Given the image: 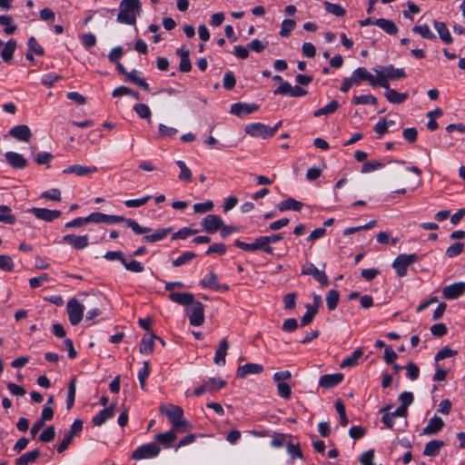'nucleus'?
Wrapping results in <instances>:
<instances>
[{
    "mask_svg": "<svg viewBox=\"0 0 465 465\" xmlns=\"http://www.w3.org/2000/svg\"><path fill=\"white\" fill-rule=\"evenodd\" d=\"M40 456V450L38 449L33 450L26 453H24L15 460V465H28L34 463Z\"/></svg>",
    "mask_w": 465,
    "mask_h": 465,
    "instance_id": "obj_33",
    "label": "nucleus"
},
{
    "mask_svg": "<svg viewBox=\"0 0 465 465\" xmlns=\"http://www.w3.org/2000/svg\"><path fill=\"white\" fill-rule=\"evenodd\" d=\"M114 416V404L100 411L92 420L94 426H101L107 420Z\"/></svg>",
    "mask_w": 465,
    "mask_h": 465,
    "instance_id": "obj_24",
    "label": "nucleus"
},
{
    "mask_svg": "<svg viewBox=\"0 0 465 465\" xmlns=\"http://www.w3.org/2000/svg\"><path fill=\"white\" fill-rule=\"evenodd\" d=\"M15 221V216L11 213V208L7 205H0V222L14 224Z\"/></svg>",
    "mask_w": 465,
    "mask_h": 465,
    "instance_id": "obj_40",
    "label": "nucleus"
},
{
    "mask_svg": "<svg viewBox=\"0 0 465 465\" xmlns=\"http://www.w3.org/2000/svg\"><path fill=\"white\" fill-rule=\"evenodd\" d=\"M373 460H374V450H372V449H370V450H366L365 452H363L359 459V461L361 465H375L373 463Z\"/></svg>",
    "mask_w": 465,
    "mask_h": 465,
    "instance_id": "obj_64",
    "label": "nucleus"
},
{
    "mask_svg": "<svg viewBox=\"0 0 465 465\" xmlns=\"http://www.w3.org/2000/svg\"><path fill=\"white\" fill-rule=\"evenodd\" d=\"M197 232H198V230L184 227V228L180 229L178 232H174L172 236V239L173 240L185 239L188 236L196 234Z\"/></svg>",
    "mask_w": 465,
    "mask_h": 465,
    "instance_id": "obj_62",
    "label": "nucleus"
},
{
    "mask_svg": "<svg viewBox=\"0 0 465 465\" xmlns=\"http://www.w3.org/2000/svg\"><path fill=\"white\" fill-rule=\"evenodd\" d=\"M277 393L282 399L289 400L292 395L291 386L285 382L277 383Z\"/></svg>",
    "mask_w": 465,
    "mask_h": 465,
    "instance_id": "obj_60",
    "label": "nucleus"
},
{
    "mask_svg": "<svg viewBox=\"0 0 465 465\" xmlns=\"http://www.w3.org/2000/svg\"><path fill=\"white\" fill-rule=\"evenodd\" d=\"M342 373L324 374L320 377L319 385L325 389L333 388L343 381Z\"/></svg>",
    "mask_w": 465,
    "mask_h": 465,
    "instance_id": "obj_17",
    "label": "nucleus"
},
{
    "mask_svg": "<svg viewBox=\"0 0 465 465\" xmlns=\"http://www.w3.org/2000/svg\"><path fill=\"white\" fill-rule=\"evenodd\" d=\"M205 384L208 385V391L209 392H214L218 391L224 386H226L227 382L223 380H219L216 378H210L208 381H204Z\"/></svg>",
    "mask_w": 465,
    "mask_h": 465,
    "instance_id": "obj_54",
    "label": "nucleus"
},
{
    "mask_svg": "<svg viewBox=\"0 0 465 465\" xmlns=\"http://www.w3.org/2000/svg\"><path fill=\"white\" fill-rule=\"evenodd\" d=\"M90 218H91V223H109V224L118 223H122V222L125 223V221L127 220L124 216L109 215V214H105V213H99V212L92 213L90 214Z\"/></svg>",
    "mask_w": 465,
    "mask_h": 465,
    "instance_id": "obj_13",
    "label": "nucleus"
},
{
    "mask_svg": "<svg viewBox=\"0 0 465 465\" xmlns=\"http://www.w3.org/2000/svg\"><path fill=\"white\" fill-rule=\"evenodd\" d=\"M420 257L416 253L399 254L392 262V268L399 277L407 275L408 267L419 262Z\"/></svg>",
    "mask_w": 465,
    "mask_h": 465,
    "instance_id": "obj_4",
    "label": "nucleus"
},
{
    "mask_svg": "<svg viewBox=\"0 0 465 465\" xmlns=\"http://www.w3.org/2000/svg\"><path fill=\"white\" fill-rule=\"evenodd\" d=\"M176 439L175 429H172L164 433H160L155 436V440L163 445H169Z\"/></svg>",
    "mask_w": 465,
    "mask_h": 465,
    "instance_id": "obj_44",
    "label": "nucleus"
},
{
    "mask_svg": "<svg viewBox=\"0 0 465 465\" xmlns=\"http://www.w3.org/2000/svg\"><path fill=\"white\" fill-rule=\"evenodd\" d=\"M351 103L353 104H372L376 105L378 104V100L372 94H362V95H354L352 97Z\"/></svg>",
    "mask_w": 465,
    "mask_h": 465,
    "instance_id": "obj_41",
    "label": "nucleus"
},
{
    "mask_svg": "<svg viewBox=\"0 0 465 465\" xmlns=\"http://www.w3.org/2000/svg\"><path fill=\"white\" fill-rule=\"evenodd\" d=\"M160 452V447L156 443H147L138 447L132 453V459L143 460L156 457Z\"/></svg>",
    "mask_w": 465,
    "mask_h": 465,
    "instance_id": "obj_6",
    "label": "nucleus"
},
{
    "mask_svg": "<svg viewBox=\"0 0 465 465\" xmlns=\"http://www.w3.org/2000/svg\"><path fill=\"white\" fill-rule=\"evenodd\" d=\"M6 162L15 169H24L27 165V160L20 153L7 152L5 153Z\"/></svg>",
    "mask_w": 465,
    "mask_h": 465,
    "instance_id": "obj_19",
    "label": "nucleus"
},
{
    "mask_svg": "<svg viewBox=\"0 0 465 465\" xmlns=\"http://www.w3.org/2000/svg\"><path fill=\"white\" fill-rule=\"evenodd\" d=\"M98 171L97 167L95 166H83L80 164H73L68 166L67 168L64 169V173H74L78 176H85L91 173H94Z\"/></svg>",
    "mask_w": 465,
    "mask_h": 465,
    "instance_id": "obj_22",
    "label": "nucleus"
},
{
    "mask_svg": "<svg viewBox=\"0 0 465 465\" xmlns=\"http://www.w3.org/2000/svg\"><path fill=\"white\" fill-rule=\"evenodd\" d=\"M159 411L162 414L167 416L173 424V429L179 430L188 424L187 420L183 418V411L180 406L173 404L161 405Z\"/></svg>",
    "mask_w": 465,
    "mask_h": 465,
    "instance_id": "obj_3",
    "label": "nucleus"
},
{
    "mask_svg": "<svg viewBox=\"0 0 465 465\" xmlns=\"http://www.w3.org/2000/svg\"><path fill=\"white\" fill-rule=\"evenodd\" d=\"M126 79L141 88H143L145 91H149V84L141 77L137 75V71L133 70L131 72H127V74H125Z\"/></svg>",
    "mask_w": 465,
    "mask_h": 465,
    "instance_id": "obj_45",
    "label": "nucleus"
},
{
    "mask_svg": "<svg viewBox=\"0 0 465 465\" xmlns=\"http://www.w3.org/2000/svg\"><path fill=\"white\" fill-rule=\"evenodd\" d=\"M444 446V441L433 440L429 441L424 448L423 455L435 457L440 453V449Z\"/></svg>",
    "mask_w": 465,
    "mask_h": 465,
    "instance_id": "obj_31",
    "label": "nucleus"
},
{
    "mask_svg": "<svg viewBox=\"0 0 465 465\" xmlns=\"http://www.w3.org/2000/svg\"><path fill=\"white\" fill-rule=\"evenodd\" d=\"M29 51L36 54L37 55H44L45 50L41 45L37 42L35 37L31 36L27 42Z\"/></svg>",
    "mask_w": 465,
    "mask_h": 465,
    "instance_id": "obj_63",
    "label": "nucleus"
},
{
    "mask_svg": "<svg viewBox=\"0 0 465 465\" xmlns=\"http://www.w3.org/2000/svg\"><path fill=\"white\" fill-rule=\"evenodd\" d=\"M176 164L178 165V167L181 170V173H180V174L178 176L179 180L180 181H184V182H187V183L191 182L193 174H192L191 170L185 164V163L183 161H182V160H178V161H176Z\"/></svg>",
    "mask_w": 465,
    "mask_h": 465,
    "instance_id": "obj_46",
    "label": "nucleus"
},
{
    "mask_svg": "<svg viewBox=\"0 0 465 465\" xmlns=\"http://www.w3.org/2000/svg\"><path fill=\"white\" fill-rule=\"evenodd\" d=\"M63 241L70 244L75 250H82L89 245V237L87 234L81 236L66 234L63 237Z\"/></svg>",
    "mask_w": 465,
    "mask_h": 465,
    "instance_id": "obj_16",
    "label": "nucleus"
},
{
    "mask_svg": "<svg viewBox=\"0 0 465 465\" xmlns=\"http://www.w3.org/2000/svg\"><path fill=\"white\" fill-rule=\"evenodd\" d=\"M377 74V86L389 89L388 80H398L406 77V73L402 68H395L392 64L387 66H378L374 68Z\"/></svg>",
    "mask_w": 465,
    "mask_h": 465,
    "instance_id": "obj_2",
    "label": "nucleus"
},
{
    "mask_svg": "<svg viewBox=\"0 0 465 465\" xmlns=\"http://www.w3.org/2000/svg\"><path fill=\"white\" fill-rule=\"evenodd\" d=\"M306 309L307 311L301 320L302 326H306L310 324L312 322L314 316L318 312V311H316L315 306H311V304H307Z\"/></svg>",
    "mask_w": 465,
    "mask_h": 465,
    "instance_id": "obj_53",
    "label": "nucleus"
},
{
    "mask_svg": "<svg viewBox=\"0 0 465 465\" xmlns=\"http://www.w3.org/2000/svg\"><path fill=\"white\" fill-rule=\"evenodd\" d=\"M464 250V243L458 242L450 246H449L446 250V255L450 258L455 257L459 254H460Z\"/></svg>",
    "mask_w": 465,
    "mask_h": 465,
    "instance_id": "obj_59",
    "label": "nucleus"
},
{
    "mask_svg": "<svg viewBox=\"0 0 465 465\" xmlns=\"http://www.w3.org/2000/svg\"><path fill=\"white\" fill-rule=\"evenodd\" d=\"M303 206V203L300 201H297L293 198H288L284 201H282L278 205V210L280 212H284L287 210H292L296 212H300Z\"/></svg>",
    "mask_w": 465,
    "mask_h": 465,
    "instance_id": "obj_30",
    "label": "nucleus"
},
{
    "mask_svg": "<svg viewBox=\"0 0 465 465\" xmlns=\"http://www.w3.org/2000/svg\"><path fill=\"white\" fill-rule=\"evenodd\" d=\"M84 307L76 299H72L67 303V313L69 322L75 326L80 323L83 319Z\"/></svg>",
    "mask_w": 465,
    "mask_h": 465,
    "instance_id": "obj_5",
    "label": "nucleus"
},
{
    "mask_svg": "<svg viewBox=\"0 0 465 465\" xmlns=\"http://www.w3.org/2000/svg\"><path fill=\"white\" fill-rule=\"evenodd\" d=\"M201 285L203 288H209L213 291L220 290V283L218 282V277L216 273L210 272L204 279L201 281Z\"/></svg>",
    "mask_w": 465,
    "mask_h": 465,
    "instance_id": "obj_36",
    "label": "nucleus"
},
{
    "mask_svg": "<svg viewBox=\"0 0 465 465\" xmlns=\"http://www.w3.org/2000/svg\"><path fill=\"white\" fill-rule=\"evenodd\" d=\"M325 9L328 13L337 16V17H342L346 14V10L337 4H332L330 2H324Z\"/></svg>",
    "mask_w": 465,
    "mask_h": 465,
    "instance_id": "obj_49",
    "label": "nucleus"
},
{
    "mask_svg": "<svg viewBox=\"0 0 465 465\" xmlns=\"http://www.w3.org/2000/svg\"><path fill=\"white\" fill-rule=\"evenodd\" d=\"M335 409L340 416V423L342 427H346L349 423L348 417L346 415V409L343 401L338 399L335 402Z\"/></svg>",
    "mask_w": 465,
    "mask_h": 465,
    "instance_id": "obj_47",
    "label": "nucleus"
},
{
    "mask_svg": "<svg viewBox=\"0 0 465 465\" xmlns=\"http://www.w3.org/2000/svg\"><path fill=\"white\" fill-rule=\"evenodd\" d=\"M75 383H76V378L74 377L68 384V392H67V399H66V406H67L68 410H70L74 406V403L75 391H76Z\"/></svg>",
    "mask_w": 465,
    "mask_h": 465,
    "instance_id": "obj_48",
    "label": "nucleus"
},
{
    "mask_svg": "<svg viewBox=\"0 0 465 465\" xmlns=\"http://www.w3.org/2000/svg\"><path fill=\"white\" fill-rule=\"evenodd\" d=\"M296 23L292 19H284L282 23V27L279 35L282 37H288L291 32L295 28Z\"/></svg>",
    "mask_w": 465,
    "mask_h": 465,
    "instance_id": "obj_50",
    "label": "nucleus"
},
{
    "mask_svg": "<svg viewBox=\"0 0 465 465\" xmlns=\"http://www.w3.org/2000/svg\"><path fill=\"white\" fill-rule=\"evenodd\" d=\"M363 355L362 348L356 349L351 355L346 357L341 363V368L353 367L358 364L359 359Z\"/></svg>",
    "mask_w": 465,
    "mask_h": 465,
    "instance_id": "obj_35",
    "label": "nucleus"
},
{
    "mask_svg": "<svg viewBox=\"0 0 465 465\" xmlns=\"http://www.w3.org/2000/svg\"><path fill=\"white\" fill-rule=\"evenodd\" d=\"M433 25L437 33L439 34V37L443 41L444 44L450 45L453 42V39L447 28L445 23L440 21H434Z\"/></svg>",
    "mask_w": 465,
    "mask_h": 465,
    "instance_id": "obj_27",
    "label": "nucleus"
},
{
    "mask_svg": "<svg viewBox=\"0 0 465 465\" xmlns=\"http://www.w3.org/2000/svg\"><path fill=\"white\" fill-rule=\"evenodd\" d=\"M16 48V41L10 39L5 45V47L1 51V57L5 62H9L13 59L14 53Z\"/></svg>",
    "mask_w": 465,
    "mask_h": 465,
    "instance_id": "obj_37",
    "label": "nucleus"
},
{
    "mask_svg": "<svg viewBox=\"0 0 465 465\" xmlns=\"http://www.w3.org/2000/svg\"><path fill=\"white\" fill-rule=\"evenodd\" d=\"M263 371V367L257 363H246L237 368L236 375L240 379H244L250 374H260Z\"/></svg>",
    "mask_w": 465,
    "mask_h": 465,
    "instance_id": "obj_18",
    "label": "nucleus"
},
{
    "mask_svg": "<svg viewBox=\"0 0 465 465\" xmlns=\"http://www.w3.org/2000/svg\"><path fill=\"white\" fill-rule=\"evenodd\" d=\"M444 427L443 420L439 416L432 417L426 427L422 430V434L424 435H433L437 434L439 431L442 430Z\"/></svg>",
    "mask_w": 465,
    "mask_h": 465,
    "instance_id": "obj_20",
    "label": "nucleus"
},
{
    "mask_svg": "<svg viewBox=\"0 0 465 465\" xmlns=\"http://www.w3.org/2000/svg\"><path fill=\"white\" fill-rule=\"evenodd\" d=\"M412 31L416 34H419L421 37L425 39L433 40L436 38L435 35L430 30L427 25H415L412 28Z\"/></svg>",
    "mask_w": 465,
    "mask_h": 465,
    "instance_id": "obj_51",
    "label": "nucleus"
},
{
    "mask_svg": "<svg viewBox=\"0 0 465 465\" xmlns=\"http://www.w3.org/2000/svg\"><path fill=\"white\" fill-rule=\"evenodd\" d=\"M29 212L33 213L37 219L45 222H53L59 218L62 213L59 210H49L46 208L33 207L29 209Z\"/></svg>",
    "mask_w": 465,
    "mask_h": 465,
    "instance_id": "obj_11",
    "label": "nucleus"
},
{
    "mask_svg": "<svg viewBox=\"0 0 465 465\" xmlns=\"http://www.w3.org/2000/svg\"><path fill=\"white\" fill-rule=\"evenodd\" d=\"M125 223L128 227H130L133 232L136 234H143L147 233L152 231L150 227H143L141 226L134 219H127L125 221Z\"/></svg>",
    "mask_w": 465,
    "mask_h": 465,
    "instance_id": "obj_52",
    "label": "nucleus"
},
{
    "mask_svg": "<svg viewBox=\"0 0 465 465\" xmlns=\"http://www.w3.org/2000/svg\"><path fill=\"white\" fill-rule=\"evenodd\" d=\"M391 409V405H387L385 406L384 408H382L381 410V412L383 413V416L381 418V420L382 422L384 423V425L388 428V429H391L393 427V416L391 415V412H389V411Z\"/></svg>",
    "mask_w": 465,
    "mask_h": 465,
    "instance_id": "obj_58",
    "label": "nucleus"
},
{
    "mask_svg": "<svg viewBox=\"0 0 465 465\" xmlns=\"http://www.w3.org/2000/svg\"><path fill=\"white\" fill-rule=\"evenodd\" d=\"M229 349V342L226 339H222L219 342V346L215 351L214 362L218 365L225 364V357Z\"/></svg>",
    "mask_w": 465,
    "mask_h": 465,
    "instance_id": "obj_25",
    "label": "nucleus"
},
{
    "mask_svg": "<svg viewBox=\"0 0 465 465\" xmlns=\"http://www.w3.org/2000/svg\"><path fill=\"white\" fill-rule=\"evenodd\" d=\"M259 105L256 104L235 103L232 104L230 113L239 117H243L256 112Z\"/></svg>",
    "mask_w": 465,
    "mask_h": 465,
    "instance_id": "obj_15",
    "label": "nucleus"
},
{
    "mask_svg": "<svg viewBox=\"0 0 465 465\" xmlns=\"http://www.w3.org/2000/svg\"><path fill=\"white\" fill-rule=\"evenodd\" d=\"M302 275H312L322 287L329 285V279L324 271H320L313 263H309L302 269Z\"/></svg>",
    "mask_w": 465,
    "mask_h": 465,
    "instance_id": "obj_8",
    "label": "nucleus"
},
{
    "mask_svg": "<svg viewBox=\"0 0 465 465\" xmlns=\"http://www.w3.org/2000/svg\"><path fill=\"white\" fill-rule=\"evenodd\" d=\"M0 25L5 26L4 32L6 35H13L16 30V25L13 24L12 17L6 15H0Z\"/></svg>",
    "mask_w": 465,
    "mask_h": 465,
    "instance_id": "obj_42",
    "label": "nucleus"
},
{
    "mask_svg": "<svg viewBox=\"0 0 465 465\" xmlns=\"http://www.w3.org/2000/svg\"><path fill=\"white\" fill-rule=\"evenodd\" d=\"M154 338H158L157 335L152 333L147 336L144 335L142 338L139 351L142 354H151L154 350Z\"/></svg>",
    "mask_w": 465,
    "mask_h": 465,
    "instance_id": "obj_28",
    "label": "nucleus"
},
{
    "mask_svg": "<svg viewBox=\"0 0 465 465\" xmlns=\"http://www.w3.org/2000/svg\"><path fill=\"white\" fill-rule=\"evenodd\" d=\"M140 0H122L119 5L120 11L117 15V21L122 24L134 25L136 23V16L141 12Z\"/></svg>",
    "mask_w": 465,
    "mask_h": 465,
    "instance_id": "obj_1",
    "label": "nucleus"
},
{
    "mask_svg": "<svg viewBox=\"0 0 465 465\" xmlns=\"http://www.w3.org/2000/svg\"><path fill=\"white\" fill-rule=\"evenodd\" d=\"M168 298L172 302L183 306H188L194 302V296L191 292H171Z\"/></svg>",
    "mask_w": 465,
    "mask_h": 465,
    "instance_id": "obj_21",
    "label": "nucleus"
},
{
    "mask_svg": "<svg viewBox=\"0 0 465 465\" xmlns=\"http://www.w3.org/2000/svg\"><path fill=\"white\" fill-rule=\"evenodd\" d=\"M340 107V104L337 100H331L327 105L316 110L313 113L315 117H320L322 115H328L335 113L337 109Z\"/></svg>",
    "mask_w": 465,
    "mask_h": 465,
    "instance_id": "obj_38",
    "label": "nucleus"
},
{
    "mask_svg": "<svg viewBox=\"0 0 465 465\" xmlns=\"http://www.w3.org/2000/svg\"><path fill=\"white\" fill-rule=\"evenodd\" d=\"M253 243L255 246V248H254L255 251L261 250L268 254L273 253V248L269 244V242H268V239L266 236H260V237L256 238L254 240Z\"/></svg>",
    "mask_w": 465,
    "mask_h": 465,
    "instance_id": "obj_39",
    "label": "nucleus"
},
{
    "mask_svg": "<svg viewBox=\"0 0 465 465\" xmlns=\"http://www.w3.org/2000/svg\"><path fill=\"white\" fill-rule=\"evenodd\" d=\"M408 93H398L396 90L391 89L390 86L389 89H386L385 92V97L391 104H402L408 98Z\"/></svg>",
    "mask_w": 465,
    "mask_h": 465,
    "instance_id": "obj_32",
    "label": "nucleus"
},
{
    "mask_svg": "<svg viewBox=\"0 0 465 465\" xmlns=\"http://www.w3.org/2000/svg\"><path fill=\"white\" fill-rule=\"evenodd\" d=\"M10 135L15 137L19 141L29 142L32 133L29 127L25 124H20L13 127L9 131Z\"/></svg>",
    "mask_w": 465,
    "mask_h": 465,
    "instance_id": "obj_23",
    "label": "nucleus"
},
{
    "mask_svg": "<svg viewBox=\"0 0 465 465\" xmlns=\"http://www.w3.org/2000/svg\"><path fill=\"white\" fill-rule=\"evenodd\" d=\"M465 293V282H459L449 286H446L442 290V295L447 300H454Z\"/></svg>",
    "mask_w": 465,
    "mask_h": 465,
    "instance_id": "obj_14",
    "label": "nucleus"
},
{
    "mask_svg": "<svg viewBox=\"0 0 465 465\" xmlns=\"http://www.w3.org/2000/svg\"><path fill=\"white\" fill-rule=\"evenodd\" d=\"M134 110L143 119H149L151 117V110L145 104H136L134 106Z\"/></svg>",
    "mask_w": 465,
    "mask_h": 465,
    "instance_id": "obj_61",
    "label": "nucleus"
},
{
    "mask_svg": "<svg viewBox=\"0 0 465 465\" xmlns=\"http://www.w3.org/2000/svg\"><path fill=\"white\" fill-rule=\"evenodd\" d=\"M245 133L252 137L267 139L272 137L271 126L262 123H253L247 124L244 128Z\"/></svg>",
    "mask_w": 465,
    "mask_h": 465,
    "instance_id": "obj_7",
    "label": "nucleus"
},
{
    "mask_svg": "<svg viewBox=\"0 0 465 465\" xmlns=\"http://www.w3.org/2000/svg\"><path fill=\"white\" fill-rule=\"evenodd\" d=\"M340 300V293L337 290H330L326 295V303L329 311H334L337 308Z\"/></svg>",
    "mask_w": 465,
    "mask_h": 465,
    "instance_id": "obj_43",
    "label": "nucleus"
},
{
    "mask_svg": "<svg viewBox=\"0 0 465 465\" xmlns=\"http://www.w3.org/2000/svg\"><path fill=\"white\" fill-rule=\"evenodd\" d=\"M189 315L190 324L201 326L204 322V306L202 302L194 301Z\"/></svg>",
    "mask_w": 465,
    "mask_h": 465,
    "instance_id": "obj_10",
    "label": "nucleus"
},
{
    "mask_svg": "<svg viewBox=\"0 0 465 465\" xmlns=\"http://www.w3.org/2000/svg\"><path fill=\"white\" fill-rule=\"evenodd\" d=\"M351 79L355 81L354 84H359L361 81H367L372 87L377 86L376 78L365 67L355 69Z\"/></svg>",
    "mask_w": 465,
    "mask_h": 465,
    "instance_id": "obj_12",
    "label": "nucleus"
},
{
    "mask_svg": "<svg viewBox=\"0 0 465 465\" xmlns=\"http://www.w3.org/2000/svg\"><path fill=\"white\" fill-rule=\"evenodd\" d=\"M223 222V221L221 216L216 214H208L202 220L201 224L203 231L208 233H214L221 229Z\"/></svg>",
    "mask_w": 465,
    "mask_h": 465,
    "instance_id": "obj_9",
    "label": "nucleus"
},
{
    "mask_svg": "<svg viewBox=\"0 0 465 465\" xmlns=\"http://www.w3.org/2000/svg\"><path fill=\"white\" fill-rule=\"evenodd\" d=\"M172 232V228H161L155 231L154 233L150 235H145L143 237V242H155L164 239L170 232Z\"/></svg>",
    "mask_w": 465,
    "mask_h": 465,
    "instance_id": "obj_34",
    "label": "nucleus"
},
{
    "mask_svg": "<svg viewBox=\"0 0 465 465\" xmlns=\"http://www.w3.org/2000/svg\"><path fill=\"white\" fill-rule=\"evenodd\" d=\"M375 25L379 26L385 33L390 35H395L398 34L399 29L395 23L392 20L386 18H378L376 19Z\"/></svg>",
    "mask_w": 465,
    "mask_h": 465,
    "instance_id": "obj_26",
    "label": "nucleus"
},
{
    "mask_svg": "<svg viewBox=\"0 0 465 465\" xmlns=\"http://www.w3.org/2000/svg\"><path fill=\"white\" fill-rule=\"evenodd\" d=\"M176 53L180 56L179 70L183 73L190 72L192 70V64L189 57V50L180 48Z\"/></svg>",
    "mask_w": 465,
    "mask_h": 465,
    "instance_id": "obj_29",
    "label": "nucleus"
},
{
    "mask_svg": "<svg viewBox=\"0 0 465 465\" xmlns=\"http://www.w3.org/2000/svg\"><path fill=\"white\" fill-rule=\"evenodd\" d=\"M123 264L126 270H128L132 272L139 273V272H143V270H144L143 265L140 262L135 261V260H132V261L128 262L126 259H124Z\"/></svg>",
    "mask_w": 465,
    "mask_h": 465,
    "instance_id": "obj_57",
    "label": "nucleus"
},
{
    "mask_svg": "<svg viewBox=\"0 0 465 465\" xmlns=\"http://www.w3.org/2000/svg\"><path fill=\"white\" fill-rule=\"evenodd\" d=\"M150 373V363L148 361L143 362V367L138 372V379L140 381V385L142 390L145 391V381L148 378Z\"/></svg>",
    "mask_w": 465,
    "mask_h": 465,
    "instance_id": "obj_55",
    "label": "nucleus"
},
{
    "mask_svg": "<svg viewBox=\"0 0 465 465\" xmlns=\"http://www.w3.org/2000/svg\"><path fill=\"white\" fill-rule=\"evenodd\" d=\"M196 257V253L193 252H185L181 256H179L177 259L173 261V265L174 267H179L186 262L192 261Z\"/></svg>",
    "mask_w": 465,
    "mask_h": 465,
    "instance_id": "obj_56",
    "label": "nucleus"
}]
</instances>
